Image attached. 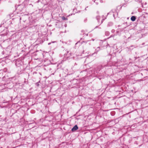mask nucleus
Segmentation results:
<instances>
[{"label": "nucleus", "instance_id": "f257e3e1", "mask_svg": "<svg viewBox=\"0 0 148 148\" xmlns=\"http://www.w3.org/2000/svg\"><path fill=\"white\" fill-rule=\"evenodd\" d=\"M78 128L77 126V125H75L74 127L72 128L71 130L73 131H74L77 130L78 129Z\"/></svg>", "mask_w": 148, "mask_h": 148}, {"label": "nucleus", "instance_id": "f03ea898", "mask_svg": "<svg viewBox=\"0 0 148 148\" xmlns=\"http://www.w3.org/2000/svg\"><path fill=\"white\" fill-rule=\"evenodd\" d=\"M136 17L134 16H133L131 18V20L132 21H134L136 20Z\"/></svg>", "mask_w": 148, "mask_h": 148}, {"label": "nucleus", "instance_id": "7ed1b4c3", "mask_svg": "<svg viewBox=\"0 0 148 148\" xmlns=\"http://www.w3.org/2000/svg\"><path fill=\"white\" fill-rule=\"evenodd\" d=\"M62 19L64 20H67V19L66 18H65V17L63 16L62 17Z\"/></svg>", "mask_w": 148, "mask_h": 148}, {"label": "nucleus", "instance_id": "20e7f679", "mask_svg": "<svg viewBox=\"0 0 148 148\" xmlns=\"http://www.w3.org/2000/svg\"><path fill=\"white\" fill-rule=\"evenodd\" d=\"M96 18L98 21H99L100 19V16H97L96 17Z\"/></svg>", "mask_w": 148, "mask_h": 148}, {"label": "nucleus", "instance_id": "39448f33", "mask_svg": "<svg viewBox=\"0 0 148 148\" xmlns=\"http://www.w3.org/2000/svg\"><path fill=\"white\" fill-rule=\"evenodd\" d=\"M134 47V48H136V47H135L134 46H131L130 47H129V48L130 49H131V47Z\"/></svg>", "mask_w": 148, "mask_h": 148}, {"label": "nucleus", "instance_id": "423d86ee", "mask_svg": "<svg viewBox=\"0 0 148 148\" xmlns=\"http://www.w3.org/2000/svg\"><path fill=\"white\" fill-rule=\"evenodd\" d=\"M87 21V18H86L84 19V22H86Z\"/></svg>", "mask_w": 148, "mask_h": 148}, {"label": "nucleus", "instance_id": "0eeeda50", "mask_svg": "<svg viewBox=\"0 0 148 148\" xmlns=\"http://www.w3.org/2000/svg\"><path fill=\"white\" fill-rule=\"evenodd\" d=\"M103 20H104V19H102V22H101V23H102V22H103Z\"/></svg>", "mask_w": 148, "mask_h": 148}, {"label": "nucleus", "instance_id": "6e6552de", "mask_svg": "<svg viewBox=\"0 0 148 148\" xmlns=\"http://www.w3.org/2000/svg\"><path fill=\"white\" fill-rule=\"evenodd\" d=\"M108 33V32H106V33Z\"/></svg>", "mask_w": 148, "mask_h": 148}, {"label": "nucleus", "instance_id": "1a4fd4ad", "mask_svg": "<svg viewBox=\"0 0 148 148\" xmlns=\"http://www.w3.org/2000/svg\"><path fill=\"white\" fill-rule=\"evenodd\" d=\"M50 44V43H49L48 44L49 45V44Z\"/></svg>", "mask_w": 148, "mask_h": 148}, {"label": "nucleus", "instance_id": "9d476101", "mask_svg": "<svg viewBox=\"0 0 148 148\" xmlns=\"http://www.w3.org/2000/svg\"><path fill=\"white\" fill-rule=\"evenodd\" d=\"M97 27V26H96V28Z\"/></svg>", "mask_w": 148, "mask_h": 148}]
</instances>
